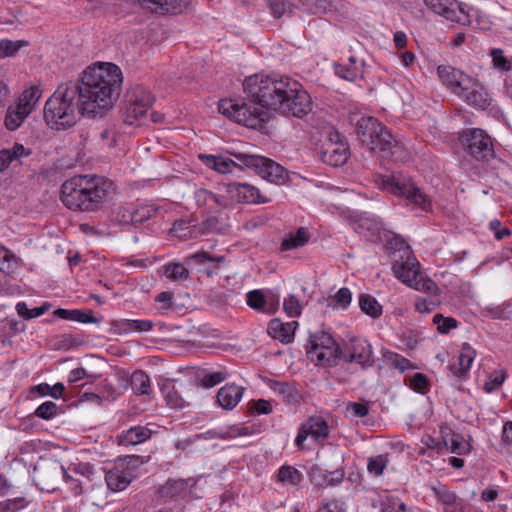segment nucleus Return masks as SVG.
Returning a JSON list of instances; mask_svg holds the SVG:
<instances>
[{
  "label": "nucleus",
  "instance_id": "nucleus-19",
  "mask_svg": "<svg viewBox=\"0 0 512 512\" xmlns=\"http://www.w3.org/2000/svg\"><path fill=\"white\" fill-rule=\"evenodd\" d=\"M458 97L462 98L467 104L481 110L488 108L492 101L485 87L473 78Z\"/></svg>",
  "mask_w": 512,
  "mask_h": 512
},
{
  "label": "nucleus",
  "instance_id": "nucleus-18",
  "mask_svg": "<svg viewBox=\"0 0 512 512\" xmlns=\"http://www.w3.org/2000/svg\"><path fill=\"white\" fill-rule=\"evenodd\" d=\"M437 74L442 83L454 94L461 95L467 85L471 83L469 75L448 65L437 67Z\"/></svg>",
  "mask_w": 512,
  "mask_h": 512
},
{
  "label": "nucleus",
  "instance_id": "nucleus-50",
  "mask_svg": "<svg viewBox=\"0 0 512 512\" xmlns=\"http://www.w3.org/2000/svg\"><path fill=\"white\" fill-rule=\"evenodd\" d=\"M34 414L44 420H50L58 414V406L52 401H46L39 405Z\"/></svg>",
  "mask_w": 512,
  "mask_h": 512
},
{
  "label": "nucleus",
  "instance_id": "nucleus-56",
  "mask_svg": "<svg viewBox=\"0 0 512 512\" xmlns=\"http://www.w3.org/2000/svg\"><path fill=\"white\" fill-rule=\"evenodd\" d=\"M283 309L288 316L297 317L301 314L302 306L298 298L295 295L290 294L284 299Z\"/></svg>",
  "mask_w": 512,
  "mask_h": 512
},
{
  "label": "nucleus",
  "instance_id": "nucleus-64",
  "mask_svg": "<svg viewBox=\"0 0 512 512\" xmlns=\"http://www.w3.org/2000/svg\"><path fill=\"white\" fill-rule=\"evenodd\" d=\"M389 360L392 362L395 368L402 372L415 368L410 360L397 353L391 354Z\"/></svg>",
  "mask_w": 512,
  "mask_h": 512
},
{
  "label": "nucleus",
  "instance_id": "nucleus-26",
  "mask_svg": "<svg viewBox=\"0 0 512 512\" xmlns=\"http://www.w3.org/2000/svg\"><path fill=\"white\" fill-rule=\"evenodd\" d=\"M151 430L144 426H134L119 435V443L132 446L145 442L151 437Z\"/></svg>",
  "mask_w": 512,
  "mask_h": 512
},
{
  "label": "nucleus",
  "instance_id": "nucleus-44",
  "mask_svg": "<svg viewBox=\"0 0 512 512\" xmlns=\"http://www.w3.org/2000/svg\"><path fill=\"white\" fill-rule=\"evenodd\" d=\"M409 286L417 291H421L430 295H436L438 292L436 283L430 278L424 276L421 272L415 278V281H413Z\"/></svg>",
  "mask_w": 512,
  "mask_h": 512
},
{
  "label": "nucleus",
  "instance_id": "nucleus-6",
  "mask_svg": "<svg viewBox=\"0 0 512 512\" xmlns=\"http://www.w3.org/2000/svg\"><path fill=\"white\" fill-rule=\"evenodd\" d=\"M376 184L381 189L393 195L404 197L409 204L414 205L422 211L427 212L431 209V201L427 195L410 177L402 173L381 175L376 179Z\"/></svg>",
  "mask_w": 512,
  "mask_h": 512
},
{
  "label": "nucleus",
  "instance_id": "nucleus-47",
  "mask_svg": "<svg viewBox=\"0 0 512 512\" xmlns=\"http://www.w3.org/2000/svg\"><path fill=\"white\" fill-rule=\"evenodd\" d=\"M142 8L152 13L166 14L172 10V6L168 0H137Z\"/></svg>",
  "mask_w": 512,
  "mask_h": 512
},
{
  "label": "nucleus",
  "instance_id": "nucleus-34",
  "mask_svg": "<svg viewBox=\"0 0 512 512\" xmlns=\"http://www.w3.org/2000/svg\"><path fill=\"white\" fill-rule=\"evenodd\" d=\"M310 238L308 230L300 227L295 233H289L282 241V250L288 251L303 247Z\"/></svg>",
  "mask_w": 512,
  "mask_h": 512
},
{
  "label": "nucleus",
  "instance_id": "nucleus-45",
  "mask_svg": "<svg viewBox=\"0 0 512 512\" xmlns=\"http://www.w3.org/2000/svg\"><path fill=\"white\" fill-rule=\"evenodd\" d=\"M148 109L144 106L134 105L132 102L127 101L124 112V122L128 125H134L138 120L144 117Z\"/></svg>",
  "mask_w": 512,
  "mask_h": 512
},
{
  "label": "nucleus",
  "instance_id": "nucleus-53",
  "mask_svg": "<svg viewBox=\"0 0 512 512\" xmlns=\"http://www.w3.org/2000/svg\"><path fill=\"white\" fill-rule=\"evenodd\" d=\"M381 512H412V511L400 499L387 497L382 502Z\"/></svg>",
  "mask_w": 512,
  "mask_h": 512
},
{
  "label": "nucleus",
  "instance_id": "nucleus-59",
  "mask_svg": "<svg viewBox=\"0 0 512 512\" xmlns=\"http://www.w3.org/2000/svg\"><path fill=\"white\" fill-rule=\"evenodd\" d=\"M223 229V224L218 217L211 216L200 224V231L203 234L220 232Z\"/></svg>",
  "mask_w": 512,
  "mask_h": 512
},
{
  "label": "nucleus",
  "instance_id": "nucleus-29",
  "mask_svg": "<svg viewBox=\"0 0 512 512\" xmlns=\"http://www.w3.org/2000/svg\"><path fill=\"white\" fill-rule=\"evenodd\" d=\"M53 314L61 319L76 321L80 323H98L99 320L94 317L93 311L91 310H80V309H56Z\"/></svg>",
  "mask_w": 512,
  "mask_h": 512
},
{
  "label": "nucleus",
  "instance_id": "nucleus-21",
  "mask_svg": "<svg viewBox=\"0 0 512 512\" xmlns=\"http://www.w3.org/2000/svg\"><path fill=\"white\" fill-rule=\"evenodd\" d=\"M432 491L438 502L443 506L444 512H470L464 500L450 491L447 486L439 484L433 486Z\"/></svg>",
  "mask_w": 512,
  "mask_h": 512
},
{
  "label": "nucleus",
  "instance_id": "nucleus-22",
  "mask_svg": "<svg viewBox=\"0 0 512 512\" xmlns=\"http://www.w3.org/2000/svg\"><path fill=\"white\" fill-rule=\"evenodd\" d=\"M244 388L234 383L221 387L216 395L217 403L225 410L234 409L242 399Z\"/></svg>",
  "mask_w": 512,
  "mask_h": 512
},
{
  "label": "nucleus",
  "instance_id": "nucleus-27",
  "mask_svg": "<svg viewBox=\"0 0 512 512\" xmlns=\"http://www.w3.org/2000/svg\"><path fill=\"white\" fill-rule=\"evenodd\" d=\"M199 157L207 167L223 174L233 172L238 166L235 161L223 156L200 155ZM239 166L242 165L239 163Z\"/></svg>",
  "mask_w": 512,
  "mask_h": 512
},
{
  "label": "nucleus",
  "instance_id": "nucleus-37",
  "mask_svg": "<svg viewBox=\"0 0 512 512\" xmlns=\"http://www.w3.org/2000/svg\"><path fill=\"white\" fill-rule=\"evenodd\" d=\"M359 307L364 314L374 319L379 318L383 312L382 306L377 299L366 293L359 295Z\"/></svg>",
  "mask_w": 512,
  "mask_h": 512
},
{
  "label": "nucleus",
  "instance_id": "nucleus-10",
  "mask_svg": "<svg viewBox=\"0 0 512 512\" xmlns=\"http://www.w3.org/2000/svg\"><path fill=\"white\" fill-rule=\"evenodd\" d=\"M290 91L284 97L280 106L279 114L285 117H295L302 119L313 110V101L309 93L304 89L303 85L294 80Z\"/></svg>",
  "mask_w": 512,
  "mask_h": 512
},
{
  "label": "nucleus",
  "instance_id": "nucleus-20",
  "mask_svg": "<svg viewBox=\"0 0 512 512\" xmlns=\"http://www.w3.org/2000/svg\"><path fill=\"white\" fill-rule=\"evenodd\" d=\"M153 327V322L147 319H118L110 322L109 332L114 335L123 336L131 332H148Z\"/></svg>",
  "mask_w": 512,
  "mask_h": 512
},
{
  "label": "nucleus",
  "instance_id": "nucleus-24",
  "mask_svg": "<svg viewBox=\"0 0 512 512\" xmlns=\"http://www.w3.org/2000/svg\"><path fill=\"white\" fill-rule=\"evenodd\" d=\"M297 325V321L284 323L280 319L274 318L268 324V334L273 339L287 344L293 340Z\"/></svg>",
  "mask_w": 512,
  "mask_h": 512
},
{
  "label": "nucleus",
  "instance_id": "nucleus-40",
  "mask_svg": "<svg viewBox=\"0 0 512 512\" xmlns=\"http://www.w3.org/2000/svg\"><path fill=\"white\" fill-rule=\"evenodd\" d=\"M343 477L342 472H330L328 474H324L321 469L313 468L312 469V481L315 485L318 486H333L341 481Z\"/></svg>",
  "mask_w": 512,
  "mask_h": 512
},
{
  "label": "nucleus",
  "instance_id": "nucleus-2",
  "mask_svg": "<svg viewBox=\"0 0 512 512\" xmlns=\"http://www.w3.org/2000/svg\"><path fill=\"white\" fill-rule=\"evenodd\" d=\"M79 89V100L87 116L102 117L112 108L122 84V72L112 63H102L84 70L80 81H73Z\"/></svg>",
  "mask_w": 512,
  "mask_h": 512
},
{
  "label": "nucleus",
  "instance_id": "nucleus-31",
  "mask_svg": "<svg viewBox=\"0 0 512 512\" xmlns=\"http://www.w3.org/2000/svg\"><path fill=\"white\" fill-rule=\"evenodd\" d=\"M189 261H192L196 264L207 265L205 273L207 277H212L215 271L220 267L221 263L224 261L223 256H213L208 252L202 251L197 252L191 255L188 258Z\"/></svg>",
  "mask_w": 512,
  "mask_h": 512
},
{
  "label": "nucleus",
  "instance_id": "nucleus-4",
  "mask_svg": "<svg viewBox=\"0 0 512 512\" xmlns=\"http://www.w3.org/2000/svg\"><path fill=\"white\" fill-rule=\"evenodd\" d=\"M356 133L362 144L381 157L395 162H405L410 152L405 144L397 140L376 118L362 116L356 122Z\"/></svg>",
  "mask_w": 512,
  "mask_h": 512
},
{
  "label": "nucleus",
  "instance_id": "nucleus-42",
  "mask_svg": "<svg viewBox=\"0 0 512 512\" xmlns=\"http://www.w3.org/2000/svg\"><path fill=\"white\" fill-rule=\"evenodd\" d=\"M336 0H301L302 4L313 14H326L335 11Z\"/></svg>",
  "mask_w": 512,
  "mask_h": 512
},
{
  "label": "nucleus",
  "instance_id": "nucleus-8",
  "mask_svg": "<svg viewBox=\"0 0 512 512\" xmlns=\"http://www.w3.org/2000/svg\"><path fill=\"white\" fill-rule=\"evenodd\" d=\"M307 354L317 360L318 365L334 366L342 357V350L334 338L325 331L310 335L307 345Z\"/></svg>",
  "mask_w": 512,
  "mask_h": 512
},
{
  "label": "nucleus",
  "instance_id": "nucleus-36",
  "mask_svg": "<svg viewBox=\"0 0 512 512\" xmlns=\"http://www.w3.org/2000/svg\"><path fill=\"white\" fill-rule=\"evenodd\" d=\"M41 96L42 91L39 86H31L22 93L16 105L30 114Z\"/></svg>",
  "mask_w": 512,
  "mask_h": 512
},
{
  "label": "nucleus",
  "instance_id": "nucleus-33",
  "mask_svg": "<svg viewBox=\"0 0 512 512\" xmlns=\"http://www.w3.org/2000/svg\"><path fill=\"white\" fill-rule=\"evenodd\" d=\"M31 151L26 149L22 144L16 143L11 149H3L0 151V172H3L16 159L23 156H29Z\"/></svg>",
  "mask_w": 512,
  "mask_h": 512
},
{
  "label": "nucleus",
  "instance_id": "nucleus-30",
  "mask_svg": "<svg viewBox=\"0 0 512 512\" xmlns=\"http://www.w3.org/2000/svg\"><path fill=\"white\" fill-rule=\"evenodd\" d=\"M393 272L399 280L408 286L415 281L420 273L418 266L409 259L405 262H395L393 264Z\"/></svg>",
  "mask_w": 512,
  "mask_h": 512
},
{
  "label": "nucleus",
  "instance_id": "nucleus-15",
  "mask_svg": "<svg viewBox=\"0 0 512 512\" xmlns=\"http://www.w3.org/2000/svg\"><path fill=\"white\" fill-rule=\"evenodd\" d=\"M246 303L257 312L271 315L279 309L280 296L272 292L265 294L262 290L255 289L246 294Z\"/></svg>",
  "mask_w": 512,
  "mask_h": 512
},
{
  "label": "nucleus",
  "instance_id": "nucleus-51",
  "mask_svg": "<svg viewBox=\"0 0 512 512\" xmlns=\"http://www.w3.org/2000/svg\"><path fill=\"white\" fill-rule=\"evenodd\" d=\"M433 323L437 326V330L441 334L448 333L451 329L457 327L458 322L452 317H444L442 314H436L433 317Z\"/></svg>",
  "mask_w": 512,
  "mask_h": 512
},
{
  "label": "nucleus",
  "instance_id": "nucleus-5",
  "mask_svg": "<svg viewBox=\"0 0 512 512\" xmlns=\"http://www.w3.org/2000/svg\"><path fill=\"white\" fill-rule=\"evenodd\" d=\"M79 98V89L73 81L60 84L45 103L47 124L58 130L74 126L81 115H87Z\"/></svg>",
  "mask_w": 512,
  "mask_h": 512
},
{
  "label": "nucleus",
  "instance_id": "nucleus-58",
  "mask_svg": "<svg viewBox=\"0 0 512 512\" xmlns=\"http://www.w3.org/2000/svg\"><path fill=\"white\" fill-rule=\"evenodd\" d=\"M387 464V460L383 455H377L375 457H371L368 460L367 469L369 473L379 476L383 473Z\"/></svg>",
  "mask_w": 512,
  "mask_h": 512
},
{
  "label": "nucleus",
  "instance_id": "nucleus-11",
  "mask_svg": "<svg viewBox=\"0 0 512 512\" xmlns=\"http://www.w3.org/2000/svg\"><path fill=\"white\" fill-rule=\"evenodd\" d=\"M138 462V456H127L124 459L118 460L114 467L105 474L107 487L113 492L126 489L136 477L135 470Z\"/></svg>",
  "mask_w": 512,
  "mask_h": 512
},
{
  "label": "nucleus",
  "instance_id": "nucleus-3",
  "mask_svg": "<svg viewBox=\"0 0 512 512\" xmlns=\"http://www.w3.org/2000/svg\"><path fill=\"white\" fill-rule=\"evenodd\" d=\"M114 183L102 176L76 175L61 185L60 199L68 209L96 212L114 195Z\"/></svg>",
  "mask_w": 512,
  "mask_h": 512
},
{
  "label": "nucleus",
  "instance_id": "nucleus-60",
  "mask_svg": "<svg viewBox=\"0 0 512 512\" xmlns=\"http://www.w3.org/2000/svg\"><path fill=\"white\" fill-rule=\"evenodd\" d=\"M214 193L206 189H198L195 192V199L199 206H205L209 210L213 209Z\"/></svg>",
  "mask_w": 512,
  "mask_h": 512
},
{
  "label": "nucleus",
  "instance_id": "nucleus-55",
  "mask_svg": "<svg viewBox=\"0 0 512 512\" xmlns=\"http://www.w3.org/2000/svg\"><path fill=\"white\" fill-rule=\"evenodd\" d=\"M506 375L507 373L505 370L495 371L491 376H489L488 380L485 382L484 390L487 393H491L497 390L503 384Z\"/></svg>",
  "mask_w": 512,
  "mask_h": 512
},
{
  "label": "nucleus",
  "instance_id": "nucleus-35",
  "mask_svg": "<svg viewBox=\"0 0 512 512\" xmlns=\"http://www.w3.org/2000/svg\"><path fill=\"white\" fill-rule=\"evenodd\" d=\"M127 101L132 102L134 105H141L149 109L154 101L151 92L141 85H136L131 88L127 94Z\"/></svg>",
  "mask_w": 512,
  "mask_h": 512
},
{
  "label": "nucleus",
  "instance_id": "nucleus-63",
  "mask_svg": "<svg viewBox=\"0 0 512 512\" xmlns=\"http://www.w3.org/2000/svg\"><path fill=\"white\" fill-rule=\"evenodd\" d=\"M492 61L496 68L508 71L511 69V63L504 56L500 49H493L491 51Z\"/></svg>",
  "mask_w": 512,
  "mask_h": 512
},
{
  "label": "nucleus",
  "instance_id": "nucleus-16",
  "mask_svg": "<svg viewBox=\"0 0 512 512\" xmlns=\"http://www.w3.org/2000/svg\"><path fill=\"white\" fill-rule=\"evenodd\" d=\"M328 433V424L322 417H310L306 422L301 424L295 439V444L301 447L308 436H311L315 441L324 440L328 437Z\"/></svg>",
  "mask_w": 512,
  "mask_h": 512
},
{
  "label": "nucleus",
  "instance_id": "nucleus-62",
  "mask_svg": "<svg viewBox=\"0 0 512 512\" xmlns=\"http://www.w3.org/2000/svg\"><path fill=\"white\" fill-rule=\"evenodd\" d=\"M274 17L280 18L289 9L290 4L286 0H266Z\"/></svg>",
  "mask_w": 512,
  "mask_h": 512
},
{
  "label": "nucleus",
  "instance_id": "nucleus-7",
  "mask_svg": "<svg viewBox=\"0 0 512 512\" xmlns=\"http://www.w3.org/2000/svg\"><path fill=\"white\" fill-rule=\"evenodd\" d=\"M233 156L268 182L281 185L289 181L288 170L270 158L246 153H233Z\"/></svg>",
  "mask_w": 512,
  "mask_h": 512
},
{
  "label": "nucleus",
  "instance_id": "nucleus-46",
  "mask_svg": "<svg viewBox=\"0 0 512 512\" xmlns=\"http://www.w3.org/2000/svg\"><path fill=\"white\" fill-rule=\"evenodd\" d=\"M164 268L167 278L173 281H184L189 278V271L182 263H168Z\"/></svg>",
  "mask_w": 512,
  "mask_h": 512
},
{
  "label": "nucleus",
  "instance_id": "nucleus-39",
  "mask_svg": "<svg viewBox=\"0 0 512 512\" xmlns=\"http://www.w3.org/2000/svg\"><path fill=\"white\" fill-rule=\"evenodd\" d=\"M29 114L19 106H9L5 115L4 124L10 131L17 130Z\"/></svg>",
  "mask_w": 512,
  "mask_h": 512
},
{
  "label": "nucleus",
  "instance_id": "nucleus-32",
  "mask_svg": "<svg viewBox=\"0 0 512 512\" xmlns=\"http://www.w3.org/2000/svg\"><path fill=\"white\" fill-rule=\"evenodd\" d=\"M442 438L444 445L451 453L465 455L471 451L470 443L465 441L463 435L459 433L450 432Z\"/></svg>",
  "mask_w": 512,
  "mask_h": 512
},
{
  "label": "nucleus",
  "instance_id": "nucleus-14",
  "mask_svg": "<svg viewBox=\"0 0 512 512\" xmlns=\"http://www.w3.org/2000/svg\"><path fill=\"white\" fill-rule=\"evenodd\" d=\"M226 191L231 201L237 203L262 204L270 202L258 188L247 183L231 182L226 185Z\"/></svg>",
  "mask_w": 512,
  "mask_h": 512
},
{
  "label": "nucleus",
  "instance_id": "nucleus-1",
  "mask_svg": "<svg viewBox=\"0 0 512 512\" xmlns=\"http://www.w3.org/2000/svg\"><path fill=\"white\" fill-rule=\"evenodd\" d=\"M294 85V79L285 75L254 74L243 82L244 93L254 105L235 99H222L218 104L221 114L249 128H260L268 119L272 109L279 112L280 106Z\"/></svg>",
  "mask_w": 512,
  "mask_h": 512
},
{
  "label": "nucleus",
  "instance_id": "nucleus-13",
  "mask_svg": "<svg viewBox=\"0 0 512 512\" xmlns=\"http://www.w3.org/2000/svg\"><path fill=\"white\" fill-rule=\"evenodd\" d=\"M424 4L435 14L459 24H470V13L456 0H423Z\"/></svg>",
  "mask_w": 512,
  "mask_h": 512
},
{
  "label": "nucleus",
  "instance_id": "nucleus-23",
  "mask_svg": "<svg viewBox=\"0 0 512 512\" xmlns=\"http://www.w3.org/2000/svg\"><path fill=\"white\" fill-rule=\"evenodd\" d=\"M475 356V349L469 343H463L458 362L449 366L451 373L457 378H466Z\"/></svg>",
  "mask_w": 512,
  "mask_h": 512
},
{
  "label": "nucleus",
  "instance_id": "nucleus-57",
  "mask_svg": "<svg viewBox=\"0 0 512 512\" xmlns=\"http://www.w3.org/2000/svg\"><path fill=\"white\" fill-rule=\"evenodd\" d=\"M227 378L224 371H213L205 374L201 379V385L205 388H212Z\"/></svg>",
  "mask_w": 512,
  "mask_h": 512
},
{
  "label": "nucleus",
  "instance_id": "nucleus-38",
  "mask_svg": "<svg viewBox=\"0 0 512 512\" xmlns=\"http://www.w3.org/2000/svg\"><path fill=\"white\" fill-rule=\"evenodd\" d=\"M130 385L133 392L137 395H149L151 392L150 378L142 370L133 372L130 378Z\"/></svg>",
  "mask_w": 512,
  "mask_h": 512
},
{
  "label": "nucleus",
  "instance_id": "nucleus-12",
  "mask_svg": "<svg viewBox=\"0 0 512 512\" xmlns=\"http://www.w3.org/2000/svg\"><path fill=\"white\" fill-rule=\"evenodd\" d=\"M349 156V147L342 140L340 133L335 130H329L327 140L322 147L321 160L328 165L338 167L344 165Z\"/></svg>",
  "mask_w": 512,
  "mask_h": 512
},
{
  "label": "nucleus",
  "instance_id": "nucleus-48",
  "mask_svg": "<svg viewBox=\"0 0 512 512\" xmlns=\"http://www.w3.org/2000/svg\"><path fill=\"white\" fill-rule=\"evenodd\" d=\"M157 211L158 208L153 204H143L138 207H133L134 224H141L149 220Z\"/></svg>",
  "mask_w": 512,
  "mask_h": 512
},
{
  "label": "nucleus",
  "instance_id": "nucleus-61",
  "mask_svg": "<svg viewBox=\"0 0 512 512\" xmlns=\"http://www.w3.org/2000/svg\"><path fill=\"white\" fill-rule=\"evenodd\" d=\"M408 380L410 387L416 392L422 393L429 386L427 377L422 373H416L413 376H411Z\"/></svg>",
  "mask_w": 512,
  "mask_h": 512
},
{
  "label": "nucleus",
  "instance_id": "nucleus-49",
  "mask_svg": "<svg viewBox=\"0 0 512 512\" xmlns=\"http://www.w3.org/2000/svg\"><path fill=\"white\" fill-rule=\"evenodd\" d=\"M27 45L25 41H12L4 39L0 41V58L14 56L21 47Z\"/></svg>",
  "mask_w": 512,
  "mask_h": 512
},
{
  "label": "nucleus",
  "instance_id": "nucleus-28",
  "mask_svg": "<svg viewBox=\"0 0 512 512\" xmlns=\"http://www.w3.org/2000/svg\"><path fill=\"white\" fill-rule=\"evenodd\" d=\"M266 384L273 392L281 396L283 401L287 403H295L298 401L299 393L294 384L273 379H268Z\"/></svg>",
  "mask_w": 512,
  "mask_h": 512
},
{
  "label": "nucleus",
  "instance_id": "nucleus-52",
  "mask_svg": "<svg viewBox=\"0 0 512 512\" xmlns=\"http://www.w3.org/2000/svg\"><path fill=\"white\" fill-rule=\"evenodd\" d=\"M113 221L120 225L134 224L133 206H121L114 213Z\"/></svg>",
  "mask_w": 512,
  "mask_h": 512
},
{
  "label": "nucleus",
  "instance_id": "nucleus-43",
  "mask_svg": "<svg viewBox=\"0 0 512 512\" xmlns=\"http://www.w3.org/2000/svg\"><path fill=\"white\" fill-rule=\"evenodd\" d=\"M302 478V473L289 465L282 466L278 471V480L286 485L297 486Z\"/></svg>",
  "mask_w": 512,
  "mask_h": 512
},
{
  "label": "nucleus",
  "instance_id": "nucleus-54",
  "mask_svg": "<svg viewBox=\"0 0 512 512\" xmlns=\"http://www.w3.org/2000/svg\"><path fill=\"white\" fill-rule=\"evenodd\" d=\"M351 300H352L351 291L348 288L343 287V288L339 289L338 292L335 294V296L332 298L331 305L334 308L346 309L350 305Z\"/></svg>",
  "mask_w": 512,
  "mask_h": 512
},
{
  "label": "nucleus",
  "instance_id": "nucleus-25",
  "mask_svg": "<svg viewBox=\"0 0 512 512\" xmlns=\"http://www.w3.org/2000/svg\"><path fill=\"white\" fill-rule=\"evenodd\" d=\"M196 484L194 478L187 479H168L167 482L160 487L159 494L162 497L173 498L179 496L187 490L188 487H193Z\"/></svg>",
  "mask_w": 512,
  "mask_h": 512
},
{
  "label": "nucleus",
  "instance_id": "nucleus-9",
  "mask_svg": "<svg viewBox=\"0 0 512 512\" xmlns=\"http://www.w3.org/2000/svg\"><path fill=\"white\" fill-rule=\"evenodd\" d=\"M459 140L467 154L478 161H488L494 157L492 138L482 129H465Z\"/></svg>",
  "mask_w": 512,
  "mask_h": 512
},
{
  "label": "nucleus",
  "instance_id": "nucleus-17",
  "mask_svg": "<svg viewBox=\"0 0 512 512\" xmlns=\"http://www.w3.org/2000/svg\"><path fill=\"white\" fill-rule=\"evenodd\" d=\"M348 353L342 352V359L346 362H356L362 368H367L373 365L372 346L365 339L355 338L350 341L347 347Z\"/></svg>",
  "mask_w": 512,
  "mask_h": 512
},
{
  "label": "nucleus",
  "instance_id": "nucleus-41",
  "mask_svg": "<svg viewBox=\"0 0 512 512\" xmlns=\"http://www.w3.org/2000/svg\"><path fill=\"white\" fill-rule=\"evenodd\" d=\"M348 61H349L348 65H345V64L335 65V73H336V75H338L339 77H341L345 80L354 81L360 73L359 66L357 65V58L354 56H350Z\"/></svg>",
  "mask_w": 512,
  "mask_h": 512
}]
</instances>
